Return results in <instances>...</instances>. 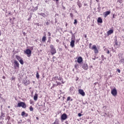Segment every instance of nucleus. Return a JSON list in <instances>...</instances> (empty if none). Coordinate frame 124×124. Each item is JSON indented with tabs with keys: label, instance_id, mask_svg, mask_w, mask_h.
Wrapping results in <instances>:
<instances>
[{
	"label": "nucleus",
	"instance_id": "obj_24",
	"mask_svg": "<svg viewBox=\"0 0 124 124\" xmlns=\"http://www.w3.org/2000/svg\"><path fill=\"white\" fill-rule=\"evenodd\" d=\"M36 78H37L38 79H39V74L38 73V72H36Z\"/></svg>",
	"mask_w": 124,
	"mask_h": 124
},
{
	"label": "nucleus",
	"instance_id": "obj_9",
	"mask_svg": "<svg viewBox=\"0 0 124 124\" xmlns=\"http://www.w3.org/2000/svg\"><path fill=\"white\" fill-rule=\"evenodd\" d=\"M61 119L62 120H66L67 119V115L66 114L64 113L61 116Z\"/></svg>",
	"mask_w": 124,
	"mask_h": 124
},
{
	"label": "nucleus",
	"instance_id": "obj_37",
	"mask_svg": "<svg viewBox=\"0 0 124 124\" xmlns=\"http://www.w3.org/2000/svg\"><path fill=\"white\" fill-rule=\"evenodd\" d=\"M117 70L119 73H121V70L118 69Z\"/></svg>",
	"mask_w": 124,
	"mask_h": 124
},
{
	"label": "nucleus",
	"instance_id": "obj_36",
	"mask_svg": "<svg viewBox=\"0 0 124 124\" xmlns=\"http://www.w3.org/2000/svg\"><path fill=\"white\" fill-rule=\"evenodd\" d=\"M46 26H48V25H50V22H47L46 23Z\"/></svg>",
	"mask_w": 124,
	"mask_h": 124
},
{
	"label": "nucleus",
	"instance_id": "obj_29",
	"mask_svg": "<svg viewBox=\"0 0 124 124\" xmlns=\"http://www.w3.org/2000/svg\"><path fill=\"white\" fill-rule=\"evenodd\" d=\"M55 87H58V85H57V84H53L52 86V88H55Z\"/></svg>",
	"mask_w": 124,
	"mask_h": 124
},
{
	"label": "nucleus",
	"instance_id": "obj_62",
	"mask_svg": "<svg viewBox=\"0 0 124 124\" xmlns=\"http://www.w3.org/2000/svg\"><path fill=\"white\" fill-rule=\"evenodd\" d=\"M65 48H67L66 46H65Z\"/></svg>",
	"mask_w": 124,
	"mask_h": 124
},
{
	"label": "nucleus",
	"instance_id": "obj_49",
	"mask_svg": "<svg viewBox=\"0 0 124 124\" xmlns=\"http://www.w3.org/2000/svg\"><path fill=\"white\" fill-rule=\"evenodd\" d=\"M2 78H3V79H5V76H3V77H2Z\"/></svg>",
	"mask_w": 124,
	"mask_h": 124
},
{
	"label": "nucleus",
	"instance_id": "obj_5",
	"mask_svg": "<svg viewBox=\"0 0 124 124\" xmlns=\"http://www.w3.org/2000/svg\"><path fill=\"white\" fill-rule=\"evenodd\" d=\"M52 80L53 81H57V80H58V81H62V78L61 77H59L58 76H55L52 78Z\"/></svg>",
	"mask_w": 124,
	"mask_h": 124
},
{
	"label": "nucleus",
	"instance_id": "obj_63",
	"mask_svg": "<svg viewBox=\"0 0 124 124\" xmlns=\"http://www.w3.org/2000/svg\"><path fill=\"white\" fill-rule=\"evenodd\" d=\"M30 1L31 2V1H32V0H30Z\"/></svg>",
	"mask_w": 124,
	"mask_h": 124
},
{
	"label": "nucleus",
	"instance_id": "obj_47",
	"mask_svg": "<svg viewBox=\"0 0 124 124\" xmlns=\"http://www.w3.org/2000/svg\"><path fill=\"white\" fill-rule=\"evenodd\" d=\"M9 15H12V13L9 12Z\"/></svg>",
	"mask_w": 124,
	"mask_h": 124
},
{
	"label": "nucleus",
	"instance_id": "obj_12",
	"mask_svg": "<svg viewBox=\"0 0 124 124\" xmlns=\"http://www.w3.org/2000/svg\"><path fill=\"white\" fill-rule=\"evenodd\" d=\"M75 41L74 40H72L70 43L71 47L73 48V47H74L75 46Z\"/></svg>",
	"mask_w": 124,
	"mask_h": 124
},
{
	"label": "nucleus",
	"instance_id": "obj_59",
	"mask_svg": "<svg viewBox=\"0 0 124 124\" xmlns=\"http://www.w3.org/2000/svg\"><path fill=\"white\" fill-rule=\"evenodd\" d=\"M12 24H13V25H14V21L12 23Z\"/></svg>",
	"mask_w": 124,
	"mask_h": 124
},
{
	"label": "nucleus",
	"instance_id": "obj_45",
	"mask_svg": "<svg viewBox=\"0 0 124 124\" xmlns=\"http://www.w3.org/2000/svg\"><path fill=\"white\" fill-rule=\"evenodd\" d=\"M84 37H85V38H87V35L86 34L84 35Z\"/></svg>",
	"mask_w": 124,
	"mask_h": 124
},
{
	"label": "nucleus",
	"instance_id": "obj_55",
	"mask_svg": "<svg viewBox=\"0 0 124 124\" xmlns=\"http://www.w3.org/2000/svg\"><path fill=\"white\" fill-rule=\"evenodd\" d=\"M96 1H97V2H98V1H99V0H96Z\"/></svg>",
	"mask_w": 124,
	"mask_h": 124
},
{
	"label": "nucleus",
	"instance_id": "obj_31",
	"mask_svg": "<svg viewBox=\"0 0 124 124\" xmlns=\"http://www.w3.org/2000/svg\"><path fill=\"white\" fill-rule=\"evenodd\" d=\"M118 2H119V3H122L123 2V0H118Z\"/></svg>",
	"mask_w": 124,
	"mask_h": 124
},
{
	"label": "nucleus",
	"instance_id": "obj_23",
	"mask_svg": "<svg viewBox=\"0 0 124 124\" xmlns=\"http://www.w3.org/2000/svg\"><path fill=\"white\" fill-rule=\"evenodd\" d=\"M69 100H71V101H72V100H73V99H71L70 96H68L67 98V101H69Z\"/></svg>",
	"mask_w": 124,
	"mask_h": 124
},
{
	"label": "nucleus",
	"instance_id": "obj_13",
	"mask_svg": "<svg viewBox=\"0 0 124 124\" xmlns=\"http://www.w3.org/2000/svg\"><path fill=\"white\" fill-rule=\"evenodd\" d=\"M83 62V58H82V57H79L78 58V63H81Z\"/></svg>",
	"mask_w": 124,
	"mask_h": 124
},
{
	"label": "nucleus",
	"instance_id": "obj_26",
	"mask_svg": "<svg viewBox=\"0 0 124 124\" xmlns=\"http://www.w3.org/2000/svg\"><path fill=\"white\" fill-rule=\"evenodd\" d=\"M16 79V78L15 77H12L11 80L12 81H15Z\"/></svg>",
	"mask_w": 124,
	"mask_h": 124
},
{
	"label": "nucleus",
	"instance_id": "obj_28",
	"mask_svg": "<svg viewBox=\"0 0 124 124\" xmlns=\"http://www.w3.org/2000/svg\"><path fill=\"white\" fill-rule=\"evenodd\" d=\"M115 45L116 46H118V40L117 39L115 40Z\"/></svg>",
	"mask_w": 124,
	"mask_h": 124
},
{
	"label": "nucleus",
	"instance_id": "obj_33",
	"mask_svg": "<svg viewBox=\"0 0 124 124\" xmlns=\"http://www.w3.org/2000/svg\"><path fill=\"white\" fill-rule=\"evenodd\" d=\"M92 43H90L89 44V48L90 49H92Z\"/></svg>",
	"mask_w": 124,
	"mask_h": 124
},
{
	"label": "nucleus",
	"instance_id": "obj_27",
	"mask_svg": "<svg viewBox=\"0 0 124 124\" xmlns=\"http://www.w3.org/2000/svg\"><path fill=\"white\" fill-rule=\"evenodd\" d=\"M30 111H33V108H32V106L30 107Z\"/></svg>",
	"mask_w": 124,
	"mask_h": 124
},
{
	"label": "nucleus",
	"instance_id": "obj_48",
	"mask_svg": "<svg viewBox=\"0 0 124 124\" xmlns=\"http://www.w3.org/2000/svg\"><path fill=\"white\" fill-rule=\"evenodd\" d=\"M65 123V124H68V121H66Z\"/></svg>",
	"mask_w": 124,
	"mask_h": 124
},
{
	"label": "nucleus",
	"instance_id": "obj_50",
	"mask_svg": "<svg viewBox=\"0 0 124 124\" xmlns=\"http://www.w3.org/2000/svg\"><path fill=\"white\" fill-rule=\"evenodd\" d=\"M84 6H86V5H88V4L85 3V4H84Z\"/></svg>",
	"mask_w": 124,
	"mask_h": 124
},
{
	"label": "nucleus",
	"instance_id": "obj_35",
	"mask_svg": "<svg viewBox=\"0 0 124 124\" xmlns=\"http://www.w3.org/2000/svg\"><path fill=\"white\" fill-rule=\"evenodd\" d=\"M47 34H48V36H51V33L50 32H48Z\"/></svg>",
	"mask_w": 124,
	"mask_h": 124
},
{
	"label": "nucleus",
	"instance_id": "obj_52",
	"mask_svg": "<svg viewBox=\"0 0 124 124\" xmlns=\"http://www.w3.org/2000/svg\"><path fill=\"white\" fill-rule=\"evenodd\" d=\"M56 42H59V40L58 39L56 40Z\"/></svg>",
	"mask_w": 124,
	"mask_h": 124
},
{
	"label": "nucleus",
	"instance_id": "obj_53",
	"mask_svg": "<svg viewBox=\"0 0 124 124\" xmlns=\"http://www.w3.org/2000/svg\"><path fill=\"white\" fill-rule=\"evenodd\" d=\"M65 26H66V27H67V23H66Z\"/></svg>",
	"mask_w": 124,
	"mask_h": 124
},
{
	"label": "nucleus",
	"instance_id": "obj_43",
	"mask_svg": "<svg viewBox=\"0 0 124 124\" xmlns=\"http://www.w3.org/2000/svg\"><path fill=\"white\" fill-rule=\"evenodd\" d=\"M101 58L102 59H103V58H104V55H101Z\"/></svg>",
	"mask_w": 124,
	"mask_h": 124
},
{
	"label": "nucleus",
	"instance_id": "obj_44",
	"mask_svg": "<svg viewBox=\"0 0 124 124\" xmlns=\"http://www.w3.org/2000/svg\"><path fill=\"white\" fill-rule=\"evenodd\" d=\"M23 35H24V36L26 35V32H23Z\"/></svg>",
	"mask_w": 124,
	"mask_h": 124
},
{
	"label": "nucleus",
	"instance_id": "obj_14",
	"mask_svg": "<svg viewBox=\"0 0 124 124\" xmlns=\"http://www.w3.org/2000/svg\"><path fill=\"white\" fill-rule=\"evenodd\" d=\"M113 32H114V31H113L112 30H110L107 32V33L108 35H110V34H112Z\"/></svg>",
	"mask_w": 124,
	"mask_h": 124
},
{
	"label": "nucleus",
	"instance_id": "obj_7",
	"mask_svg": "<svg viewBox=\"0 0 124 124\" xmlns=\"http://www.w3.org/2000/svg\"><path fill=\"white\" fill-rule=\"evenodd\" d=\"M14 63H15V64H14L15 69H19V62H18V61H14Z\"/></svg>",
	"mask_w": 124,
	"mask_h": 124
},
{
	"label": "nucleus",
	"instance_id": "obj_19",
	"mask_svg": "<svg viewBox=\"0 0 124 124\" xmlns=\"http://www.w3.org/2000/svg\"><path fill=\"white\" fill-rule=\"evenodd\" d=\"M46 36H44L42 39V42H46Z\"/></svg>",
	"mask_w": 124,
	"mask_h": 124
},
{
	"label": "nucleus",
	"instance_id": "obj_40",
	"mask_svg": "<svg viewBox=\"0 0 124 124\" xmlns=\"http://www.w3.org/2000/svg\"><path fill=\"white\" fill-rule=\"evenodd\" d=\"M63 79L62 80V84H64V82L63 81Z\"/></svg>",
	"mask_w": 124,
	"mask_h": 124
},
{
	"label": "nucleus",
	"instance_id": "obj_11",
	"mask_svg": "<svg viewBox=\"0 0 124 124\" xmlns=\"http://www.w3.org/2000/svg\"><path fill=\"white\" fill-rule=\"evenodd\" d=\"M31 11H33V12H34V11H36V10L38 9V7L36 6L34 7L33 6H31Z\"/></svg>",
	"mask_w": 124,
	"mask_h": 124
},
{
	"label": "nucleus",
	"instance_id": "obj_64",
	"mask_svg": "<svg viewBox=\"0 0 124 124\" xmlns=\"http://www.w3.org/2000/svg\"><path fill=\"white\" fill-rule=\"evenodd\" d=\"M13 19H14V20H15V18H14Z\"/></svg>",
	"mask_w": 124,
	"mask_h": 124
},
{
	"label": "nucleus",
	"instance_id": "obj_39",
	"mask_svg": "<svg viewBox=\"0 0 124 124\" xmlns=\"http://www.w3.org/2000/svg\"><path fill=\"white\" fill-rule=\"evenodd\" d=\"M107 53V54H110V51H109V50H108Z\"/></svg>",
	"mask_w": 124,
	"mask_h": 124
},
{
	"label": "nucleus",
	"instance_id": "obj_54",
	"mask_svg": "<svg viewBox=\"0 0 124 124\" xmlns=\"http://www.w3.org/2000/svg\"><path fill=\"white\" fill-rule=\"evenodd\" d=\"M36 24H37V26H39V23H36Z\"/></svg>",
	"mask_w": 124,
	"mask_h": 124
},
{
	"label": "nucleus",
	"instance_id": "obj_8",
	"mask_svg": "<svg viewBox=\"0 0 124 124\" xmlns=\"http://www.w3.org/2000/svg\"><path fill=\"white\" fill-rule=\"evenodd\" d=\"M78 93L79 94H81V95H82V96H85V92H84V90H83L82 89H79L78 90Z\"/></svg>",
	"mask_w": 124,
	"mask_h": 124
},
{
	"label": "nucleus",
	"instance_id": "obj_25",
	"mask_svg": "<svg viewBox=\"0 0 124 124\" xmlns=\"http://www.w3.org/2000/svg\"><path fill=\"white\" fill-rule=\"evenodd\" d=\"M19 62L21 64H24V61H23V60L21 59L19 60Z\"/></svg>",
	"mask_w": 124,
	"mask_h": 124
},
{
	"label": "nucleus",
	"instance_id": "obj_10",
	"mask_svg": "<svg viewBox=\"0 0 124 124\" xmlns=\"http://www.w3.org/2000/svg\"><path fill=\"white\" fill-rule=\"evenodd\" d=\"M82 68L84 69V70H88L89 66H88L87 64L84 63L82 66Z\"/></svg>",
	"mask_w": 124,
	"mask_h": 124
},
{
	"label": "nucleus",
	"instance_id": "obj_32",
	"mask_svg": "<svg viewBox=\"0 0 124 124\" xmlns=\"http://www.w3.org/2000/svg\"><path fill=\"white\" fill-rule=\"evenodd\" d=\"M120 62H124V59H122L120 61Z\"/></svg>",
	"mask_w": 124,
	"mask_h": 124
},
{
	"label": "nucleus",
	"instance_id": "obj_2",
	"mask_svg": "<svg viewBox=\"0 0 124 124\" xmlns=\"http://www.w3.org/2000/svg\"><path fill=\"white\" fill-rule=\"evenodd\" d=\"M17 107H22V108H27V105L23 102H20L17 104Z\"/></svg>",
	"mask_w": 124,
	"mask_h": 124
},
{
	"label": "nucleus",
	"instance_id": "obj_4",
	"mask_svg": "<svg viewBox=\"0 0 124 124\" xmlns=\"http://www.w3.org/2000/svg\"><path fill=\"white\" fill-rule=\"evenodd\" d=\"M24 52L26 55H27L28 57H31V50L30 49H27L25 51H24Z\"/></svg>",
	"mask_w": 124,
	"mask_h": 124
},
{
	"label": "nucleus",
	"instance_id": "obj_51",
	"mask_svg": "<svg viewBox=\"0 0 124 124\" xmlns=\"http://www.w3.org/2000/svg\"><path fill=\"white\" fill-rule=\"evenodd\" d=\"M36 120H39V118L38 117H36Z\"/></svg>",
	"mask_w": 124,
	"mask_h": 124
},
{
	"label": "nucleus",
	"instance_id": "obj_60",
	"mask_svg": "<svg viewBox=\"0 0 124 124\" xmlns=\"http://www.w3.org/2000/svg\"><path fill=\"white\" fill-rule=\"evenodd\" d=\"M50 40H48V41H47V42H50Z\"/></svg>",
	"mask_w": 124,
	"mask_h": 124
},
{
	"label": "nucleus",
	"instance_id": "obj_57",
	"mask_svg": "<svg viewBox=\"0 0 124 124\" xmlns=\"http://www.w3.org/2000/svg\"><path fill=\"white\" fill-rule=\"evenodd\" d=\"M93 60L94 61H95V58H92Z\"/></svg>",
	"mask_w": 124,
	"mask_h": 124
},
{
	"label": "nucleus",
	"instance_id": "obj_20",
	"mask_svg": "<svg viewBox=\"0 0 124 124\" xmlns=\"http://www.w3.org/2000/svg\"><path fill=\"white\" fill-rule=\"evenodd\" d=\"M21 116H25V117H28V114L26 113V112H25V111H22L21 112Z\"/></svg>",
	"mask_w": 124,
	"mask_h": 124
},
{
	"label": "nucleus",
	"instance_id": "obj_22",
	"mask_svg": "<svg viewBox=\"0 0 124 124\" xmlns=\"http://www.w3.org/2000/svg\"><path fill=\"white\" fill-rule=\"evenodd\" d=\"M55 83H56V85L58 86H61L62 85V83L58 81H56Z\"/></svg>",
	"mask_w": 124,
	"mask_h": 124
},
{
	"label": "nucleus",
	"instance_id": "obj_41",
	"mask_svg": "<svg viewBox=\"0 0 124 124\" xmlns=\"http://www.w3.org/2000/svg\"><path fill=\"white\" fill-rule=\"evenodd\" d=\"M31 17H30L28 19V21H30V20H31Z\"/></svg>",
	"mask_w": 124,
	"mask_h": 124
},
{
	"label": "nucleus",
	"instance_id": "obj_58",
	"mask_svg": "<svg viewBox=\"0 0 124 124\" xmlns=\"http://www.w3.org/2000/svg\"><path fill=\"white\" fill-rule=\"evenodd\" d=\"M42 16H44V14H42L41 15Z\"/></svg>",
	"mask_w": 124,
	"mask_h": 124
},
{
	"label": "nucleus",
	"instance_id": "obj_61",
	"mask_svg": "<svg viewBox=\"0 0 124 124\" xmlns=\"http://www.w3.org/2000/svg\"><path fill=\"white\" fill-rule=\"evenodd\" d=\"M45 2H48V1L47 0H46Z\"/></svg>",
	"mask_w": 124,
	"mask_h": 124
},
{
	"label": "nucleus",
	"instance_id": "obj_21",
	"mask_svg": "<svg viewBox=\"0 0 124 124\" xmlns=\"http://www.w3.org/2000/svg\"><path fill=\"white\" fill-rule=\"evenodd\" d=\"M16 58L17 60V61H19L22 60V58H21V57H20V56H19L18 55H16Z\"/></svg>",
	"mask_w": 124,
	"mask_h": 124
},
{
	"label": "nucleus",
	"instance_id": "obj_38",
	"mask_svg": "<svg viewBox=\"0 0 124 124\" xmlns=\"http://www.w3.org/2000/svg\"><path fill=\"white\" fill-rule=\"evenodd\" d=\"M78 117H81L82 116V114L81 113H78Z\"/></svg>",
	"mask_w": 124,
	"mask_h": 124
},
{
	"label": "nucleus",
	"instance_id": "obj_46",
	"mask_svg": "<svg viewBox=\"0 0 124 124\" xmlns=\"http://www.w3.org/2000/svg\"><path fill=\"white\" fill-rule=\"evenodd\" d=\"M70 33H71V34H72V35H73V33L72 32V31H70Z\"/></svg>",
	"mask_w": 124,
	"mask_h": 124
},
{
	"label": "nucleus",
	"instance_id": "obj_1",
	"mask_svg": "<svg viewBox=\"0 0 124 124\" xmlns=\"http://www.w3.org/2000/svg\"><path fill=\"white\" fill-rule=\"evenodd\" d=\"M50 48L51 49L50 52H51V55H55V54L57 53V50H56V48L54 47V45H50Z\"/></svg>",
	"mask_w": 124,
	"mask_h": 124
},
{
	"label": "nucleus",
	"instance_id": "obj_3",
	"mask_svg": "<svg viewBox=\"0 0 124 124\" xmlns=\"http://www.w3.org/2000/svg\"><path fill=\"white\" fill-rule=\"evenodd\" d=\"M111 93L113 96H116L117 95L118 92H117V89L116 88H114L111 90Z\"/></svg>",
	"mask_w": 124,
	"mask_h": 124
},
{
	"label": "nucleus",
	"instance_id": "obj_42",
	"mask_svg": "<svg viewBox=\"0 0 124 124\" xmlns=\"http://www.w3.org/2000/svg\"><path fill=\"white\" fill-rule=\"evenodd\" d=\"M62 8H63V9L64 10H65V7L62 6Z\"/></svg>",
	"mask_w": 124,
	"mask_h": 124
},
{
	"label": "nucleus",
	"instance_id": "obj_34",
	"mask_svg": "<svg viewBox=\"0 0 124 124\" xmlns=\"http://www.w3.org/2000/svg\"><path fill=\"white\" fill-rule=\"evenodd\" d=\"M30 104H33V101L31 100H30Z\"/></svg>",
	"mask_w": 124,
	"mask_h": 124
},
{
	"label": "nucleus",
	"instance_id": "obj_18",
	"mask_svg": "<svg viewBox=\"0 0 124 124\" xmlns=\"http://www.w3.org/2000/svg\"><path fill=\"white\" fill-rule=\"evenodd\" d=\"M111 13V11H108L104 13L105 16H108V15H109Z\"/></svg>",
	"mask_w": 124,
	"mask_h": 124
},
{
	"label": "nucleus",
	"instance_id": "obj_30",
	"mask_svg": "<svg viewBox=\"0 0 124 124\" xmlns=\"http://www.w3.org/2000/svg\"><path fill=\"white\" fill-rule=\"evenodd\" d=\"M74 25H77V19L74 20Z\"/></svg>",
	"mask_w": 124,
	"mask_h": 124
},
{
	"label": "nucleus",
	"instance_id": "obj_6",
	"mask_svg": "<svg viewBox=\"0 0 124 124\" xmlns=\"http://www.w3.org/2000/svg\"><path fill=\"white\" fill-rule=\"evenodd\" d=\"M92 50H94L95 54L98 53V49H97V48H96V46H95V45L93 46L92 47Z\"/></svg>",
	"mask_w": 124,
	"mask_h": 124
},
{
	"label": "nucleus",
	"instance_id": "obj_17",
	"mask_svg": "<svg viewBox=\"0 0 124 124\" xmlns=\"http://www.w3.org/2000/svg\"><path fill=\"white\" fill-rule=\"evenodd\" d=\"M37 98H38V94L36 93V94H35V95L34 96L33 99H34V100L36 101V100H37Z\"/></svg>",
	"mask_w": 124,
	"mask_h": 124
},
{
	"label": "nucleus",
	"instance_id": "obj_56",
	"mask_svg": "<svg viewBox=\"0 0 124 124\" xmlns=\"http://www.w3.org/2000/svg\"><path fill=\"white\" fill-rule=\"evenodd\" d=\"M1 35V32L0 31V36Z\"/></svg>",
	"mask_w": 124,
	"mask_h": 124
},
{
	"label": "nucleus",
	"instance_id": "obj_16",
	"mask_svg": "<svg viewBox=\"0 0 124 124\" xmlns=\"http://www.w3.org/2000/svg\"><path fill=\"white\" fill-rule=\"evenodd\" d=\"M77 4H78L79 8H81V7H82V4H81V2H80V1L79 0H78L77 1Z\"/></svg>",
	"mask_w": 124,
	"mask_h": 124
},
{
	"label": "nucleus",
	"instance_id": "obj_15",
	"mask_svg": "<svg viewBox=\"0 0 124 124\" xmlns=\"http://www.w3.org/2000/svg\"><path fill=\"white\" fill-rule=\"evenodd\" d=\"M97 23H99L100 24H101L103 23L102 18L101 17H98L97 19Z\"/></svg>",
	"mask_w": 124,
	"mask_h": 124
}]
</instances>
